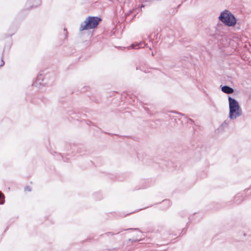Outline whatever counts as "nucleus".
Instances as JSON below:
<instances>
[{
    "label": "nucleus",
    "instance_id": "16",
    "mask_svg": "<svg viewBox=\"0 0 251 251\" xmlns=\"http://www.w3.org/2000/svg\"><path fill=\"white\" fill-rule=\"evenodd\" d=\"M94 196L97 200H100L102 199L101 194L99 192L95 193Z\"/></svg>",
    "mask_w": 251,
    "mask_h": 251
},
{
    "label": "nucleus",
    "instance_id": "35",
    "mask_svg": "<svg viewBox=\"0 0 251 251\" xmlns=\"http://www.w3.org/2000/svg\"><path fill=\"white\" fill-rule=\"evenodd\" d=\"M138 69H139V68L136 67V70H138Z\"/></svg>",
    "mask_w": 251,
    "mask_h": 251
},
{
    "label": "nucleus",
    "instance_id": "1",
    "mask_svg": "<svg viewBox=\"0 0 251 251\" xmlns=\"http://www.w3.org/2000/svg\"><path fill=\"white\" fill-rule=\"evenodd\" d=\"M101 21L102 19L100 17L89 16L81 23L79 31L96 28Z\"/></svg>",
    "mask_w": 251,
    "mask_h": 251
},
{
    "label": "nucleus",
    "instance_id": "18",
    "mask_svg": "<svg viewBox=\"0 0 251 251\" xmlns=\"http://www.w3.org/2000/svg\"><path fill=\"white\" fill-rule=\"evenodd\" d=\"M211 36L214 39H216L217 40H220V38L221 37V35H220L219 34H217V33L214 34L212 35Z\"/></svg>",
    "mask_w": 251,
    "mask_h": 251
},
{
    "label": "nucleus",
    "instance_id": "19",
    "mask_svg": "<svg viewBox=\"0 0 251 251\" xmlns=\"http://www.w3.org/2000/svg\"><path fill=\"white\" fill-rule=\"evenodd\" d=\"M2 193L0 191V204H3L4 203V200L2 199Z\"/></svg>",
    "mask_w": 251,
    "mask_h": 251
},
{
    "label": "nucleus",
    "instance_id": "33",
    "mask_svg": "<svg viewBox=\"0 0 251 251\" xmlns=\"http://www.w3.org/2000/svg\"><path fill=\"white\" fill-rule=\"evenodd\" d=\"M248 189H245V190H244V191H248Z\"/></svg>",
    "mask_w": 251,
    "mask_h": 251
},
{
    "label": "nucleus",
    "instance_id": "38",
    "mask_svg": "<svg viewBox=\"0 0 251 251\" xmlns=\"http://www.w3.org/2000/svg\"><path fill=\"white\" fill-rule=\"evenodd\" d=\"M64 31H67V30L66 28L64 29Z\"/></svg>",
    "mask_w": 251,
    "mask_h": 251
},
{
    "label": "nucleus",
    "instance_id": "36",
    "mask_svg": "<svg viewBox=\"0 0 251 251\" xmlns=\"http://www.w3.org/2000/svg\"><path fill=\"white\" fill-rule=\"evenodd\" d=\"M17 27H16V28H15V29H14V31L16 30H17Z\"/></svg>",
    "mask_w": 251,
    "mask_h": 251
},
{
    "label": "nucleus",
    "instance_id": "10",
    "mask_svg": "<svg viewBox=\"0 0 251 251\" xmlns=\"http://www.w3.org/2000/svg\"><path fill=\"white\" fill-rule=\"evenodd\" d=\"M171 205V203L169 200H164L162 201L161 208L162 210H166Z\"/></svg>",
    "mask_w": 251,
    "mask_h": 251
},
{
    "label": "nucleus",
    "instance_id": "8",
    "mask_svg": "<svg viewBox=\"0 0 251 251\" xmlns=\"http://www.w3.org/2000/svg\"><path fill=\"white\" fill-rule=\"evenodd\" d=\"M244 193H238L234 197V203L236 204H239L244 201L243 195Z\"/></svg>",
    "mask_w": 251,
    "mask_h": 251
},
{
    "label": "nucleus",
    "instance_id": "29",
    "mask_svg": "<svg viewBox=\"0 0 251 251\" xmlns=\"http://www.w3.org/2000/svg\"><path fill=\"white\" fill-rule=\"evenodd\" d=\"M58 155L62 158L64 159L63 156H62L61 154V153H59Z\"/></svg>",
    "mask_w": 251,
    "mask_h": 251
},
{
    "label": "nucleus",
    "instance_id": "4",
    "mask_svg": "<svg viewBox=\"0 0 251 251\" xmlns=\"http://www.w3.org/2000/svg\"><path fill=\"white\" fill-rule=\"evenodd\" d=\"M47 76L43 77L42 74H40L37 76L36 80L33 82L32 86L35 87H39L40 85H44L46 82L44 81L46 79Z\"/></svg>",
    "mask_w": 251,
    "mask_h": 251
},
{
    "label": "nucleus",
    "instance_id": "17",
    "mask_svg": "<svg viewBox=\"0 0 251 251\" xmlns=\"http://www.w3.org/2000/svg\"><path fill=\"white\" fill-rule=\"evenodd\" d=\"M140 48V45L137 44L136 45L132 44L129 47V48L133 49H137Z\"/></svg>",
    "mask_w": 251,
    "mask_h": 251
},
{
    "label": "nucleus",
    "instance_id": "6",
    "mask_svg": "<svg viewBox=\"0 0 251 251\" xmlns=\"http://www.w3.org/2000/svg\"><path fill=\"white\" fill-rule=\"evenodd\" d=\"M41 0H27L26 5L28 9H32L36 7L40 4Z\"/></svg>",
    "mask_w": 251,
    "mask_h": 251
},
{
    "label": "nucleus",
    "instance_id": "13",
    "mask_svg": "<svg viewBox=\"0 0 251 251\" xmlns=\"http://www.w3.org/2000/svg\"><path fill=\"white\" fill-rule=\"evenodd\" d=\"M238 41V39H236V41H235L234 40H231L229 43V44L230 45H231L233 47V48L235 50L239 45V43L237 42Z\"/></svg>",
    "mask_w": 251,
    "mask_h": 251
},
{
    "label": "nucleus",
    "instance_id": "32",
    "mask_svg": "<svg viewBox=\"0 0 251 251\" xmlns=\"http://www.w3.org/2000/svg\"><path fill=\"white\" fill-rule=\"evenodd\" d=\"M165 250H166L165 249V250H161V251H158V250H157V251H165Z\"/></svg>",
    "mask_w": 251,
    "mask_h": 251
},
{
    "label": "nucleus",
    "instance_id": "20",
    "mask_svg": "<svg viewBox=\"0 0 251 251\" xmlns=\"http://www.w3.org/2000/svg\"><path fill=\"white\" fill-rule=\"evenodd\" d=\"M84 121L85 122L86 124L88 125H91V126H95L94 124L90 120H84Z\"/></svg>",
    "mask_w": 251,
    "mask_h": 251
},
{
    "label": "nucleus",
    "instance_id": "9",
    "mask_svg": "<svg viewBox=\"0 0 251 251\" xmlns=\"http://www.w3.org/2000/svg\"><path fill=\"white\" fill-rule=\"evenodd\" d=\"M221 90L226 94H230L234 92V89L227 85H224L222 86Z\"/></svg>",
    "mask_w": 251,
    "mask_h": 251
},
{
    "label": "nucleus",
    "instance_id": "7",
    "mask_svg": "<svg viewBox=\"0 0 251 251\" xmlns=\"http://www.w3.org/2000/svg\"><path fill=\"white\" fill-rule=\"evenodd\" d=\"M171 113H177V114H178L179 115H181V116H183L185 119H186L187 120V122H190V123H191V124L194 123V121L192 119H191L190 118H188L187 117V116L185 114L181 113H179V112H176L175 111H171V112H169V113L166 114L165 118L166 119H167L168 118H173V119L174 118V117H172L171 115L170 114Z\"/></svg>",
    "mask_w": 251,
    "mask_h": 251
},
{
    "label": "nucleus",
    "instance_id": "21",
    "mask_svg": "<svg viewBox=\"0 0 251 251\" xmlns=\"http://www.w3.org/2000/svg\"><path fill=\"white\" fill-rule=\"evenodd\" d=\"M25 191H27L28 192H30L31 191V188L29 186H27L25 187Z\"/></svg>",
    "mask_w": 251,
    "mask_h": 251
},
{
    "label": "nucleus",
    "instance_id": "5",
    "mask_svg": "<svg viewBox=\"0 0 251 251\" xmlns=\"http://www.w3.org/2000/svg\"><path fill=\"white\" fill-rule=\"evenodd\" d=\"M124 230L138 231L139 232H141V231L138 228H129L126 229H122V230H120L119 231H117L116 233H114L113 232H106V233H105L104 234H102L100 235V237H102L104 235H106L107 236H113V235H114L115 234H119V233L122 232Z\"/></svg>",
    "mask_w": 251,
    "mask_h": 251
},
{
    "label": "nucleus",
    "instance_id": "34",
    "mask_svg": "<svg viewBox=\"0 0 251 251\" xmlns=\"http://www.w3.org/2000/svg\"><path fill=\"white\" fill-rule=\"evenodd\" d=\"M132 213H133V212H132ZM131 213H132V212H131V213H130V214H131ZM129 214H130V213H127L126 215H129Z\"/></svg>",
    "mask_w": 251,
    "mask_h": 251
},
{
    "label": "nucleus",
    "instance_id": "12",
    "mask_svg": "<svg viewBox=\"0 0 251 251\" xmlns=\"http://www.w3.org/2000/svg\"><path fill=\"white\" fill-rule=\"evenodd\" d=\"M70 114L75 115V116H73L72 118L77 120H78L79 118H81L82 116L84 117L85 116V114H83L80 112H78L76 113L75 112H72V113H70Z\"/></svg>",
    "mask_w": 251,
    "mask_h": 251
},
{
    "label": "nucleus",
    "instance_id": "14",
    "mask_svg": "<svg viewBox=\"0 0 251 251\" xmlns=\"http://www.w3.org/2000/svg\"><path fill=\"white\" fill-rule=\"evenodd\" d=\"M77 151L80 153L82 154L84 153L86 151V150L85 148L82 146H81L80 147H79L77 149Z\"/></svg>",
    "mask_w": 251,
    "mask_h": 251
},
{
    "label": "nucleus",
    "instance_id": "37",
    "mask_svg": "<svg viewBox=\"0 0 251 251\" xmlns=\"http://www.w3.org/2000/svg\"><path fill=\"white\" fill-rule=\"evenodd\" d=\"M141 209H139V210H137V212H138V211H139V210H141Z\"/></svg>",
    "mask_w": 251,
    "mask_h": 251
},
{
    "label": "nucleus",
    "instance_id": "3",
    "mask_svg": "<svg viewBox=\"0 0 251 251\" xmlns=\"http://www.w3.org/2000/svg\"><path fill=\"white\" fill-rule=\"evenodd\" d=\"M219 19L225 25L228 26H234L237 22L235 16L227 10H225L221 13Z\"/></svg>",
    "mask_w": 251,
    "mask_h": 251
},
{
    "label": "nucleus",
    "instance_id": "30",
    "mask_svg": "<svg viewBox=\"0 0 251 251\" xmlns=\"http://www.w3.org/2000/svg\"><path fill=\"white\" fill-rule=\"evenodd\" d=\"M89 87L88 86H85V87H84V89H86V90H87V88H88Z\"/></svg>",
    "mask_w": 251,
    "mask_h": 251
},
{
    "label": "nucleus",
    "instance_id": "23",
    "mask_svg": "<svg viewBox=\"0 0 251 251\" xmlns=\"http://www.w3.org/2000/svg\"><path fill=\"white\" fill-rule=\"evenodd\" d=\"M1 64L0 65V67L3 66L4 65V61L3 60V57H1Z\"/></svg>",
    "mask_w": 251,
    "mask_h": 251
},
{
    "label": "nucleus",
    "instance_id": "27",
    "mask_svg": "<svg viewBox=\"0 0 251 251\" xmlns=\"http://www.w3.org/2000/svg\"><path fill=\"white\" fill-rule=\"evenodd\" d=\"M183 232L184 233H185L186 232V228H183L182 230V232Z\"/></svg>",
    "mask_w": 251,
    "mask_h": 251
},
{
    "label": "nucleus",
    "instance_id": "15",
    "mask_svg": "<svg viewBox=\"0 0 251 251\" xmlns=\"http://www.w3.org/2000/svg\"><path fill=\"white\" fill-rule=\"evenodd\" d=\"M90 100L93 102L97 103H99L100 101V97L98 98L97 97L94 96L90 97Z\"/></svg>",
    "mask_w": 251,
    "mask_h": 251
},
{
    "label": "nucleus",
    "instance_id": "22",
    "mask_svg": "<svg viewBox=\"0 0 251 251\" xmlns=\"http://www.w3.org/2000/svg\"><path fill=\"white\" fill-rule=\"evenodd\" d=\"M144 108L149 114H151V113L148 108L144 107Z\"/></svg>",
    "mask_w": 251,
    "mask_h": 251
},
{
    "label": "nucleus",
    "instance_id": "28",
    "mask_svg": "<svg viewBox=\"0 0 251 251\" xmlns=\"http://www.w3.org/2000/svg\"><path fill=\"white\" fill-rule=\"evenodd\" d=\"M146 188V186H143V187H142L141 188H137V190H139V189H145V188Z\"/></svg>",
    "mask_w": 251,
    "mask_h": 251
},
{
    "label": "nucleus",
    "instance_id": "2",
    "mask_svg": "<svg viewBox=\"0 0 251 251\" xmlns=\"http://www.w3.org/2000/svg\"><path fill=\"white\" fill-rule=\"evenodd\" d=\"M229 118L230 120H234L242 114V109L238 101L230 96H228Z\"/></svg>",
    "mask_w": 251,
    "mask_h": 251
},
{
    "label": "nucleus",
    "instance_id": "24",
    "mask_svg": "<svg viewBox=\"0 0 251 251\" xmlns=\"http://www.w3.org/2000/svg\"><path fill=\"white\" fill-rule=\"evenodd\" d=\"M129 241H131V242H136L138 241L139 240L138 239H129Z\"/></svg>",
    "mask_w": 251,
    "mask_h": 251
},
{
    "label": "nucleus",
    "instance_id": "11",
    "mask_svg": "<svg viewBox=\"0 0 251 251\" xmlns=\"http://www.w3.org/2000/svg\"><path fill=\"white\" fill-rule=\"evenodd\" d=\"M229 123V120H225L218 128V130L223 131L225 128L227 127Z\"/></svg>",
    "mask_w": 251,
    "mask_h": 251
},
{
    "label": "nucleus",
    "instance_id": "25",
    "mask_svg": "<svg viewBox=\"0 0 251 251\" xmlns=\"http://www.w3.org/2000/svg\"><path fill=\"white\" fill-rule=\"evenodd\" d=\"M180 5H181V4H179V5L177 6V8H176V9L174 10L173 13H176L177 12V8H178V7H179V6H180Z\"/></svg>",
    "mask_w": 251,
    "mask_h": 251
},
{
    "label": "nucleus",
    "instance_id": "26",
    "mask_svg": "<svg viewBox=\"0 0 251 251\" xmlns=\"http://www.w3.org/2000/svg\"><path fill=\"white\" fill-rule=\"evenodd\" d=\"M91 239V238H87L86 240H83V241H82V242H85V241H90Z\"/></svg>",
    "mask_w": 251,
    "mask_h": 251
},
{
    "label": "nucleus",
    "instance_id": "31",
    "mask_svg": "<svg viewBox=\"0 0 251 251\" xmlns=\"http://www.w3.org/2000/svg\"><path fill=\"white\" fill-rule=\"evenodd\" d=\"M243 235H244V236H246L247 235V234L245 233H244Z\"/></svg>",
    "mask_w": 251,
    "mask_h": 251
}]
</instances>
